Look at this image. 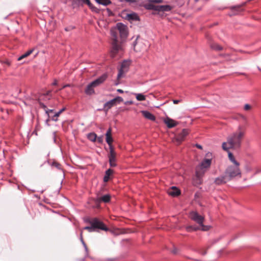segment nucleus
<instances>
[{"label":"nucleus","mask_w":261,"mask_h":261,"mask_svg":"<svg viewBox=\"0 0 261 261\" xmlns=\"http://www.w3.org/2000/svg\"><path fill=\"white\" fill-rule=\"evenodd\" d=\"M111 32L112 48L110 55L112 58H115L123 50L121 43L127 37V27L121 23H118L115 28L111 29Z\"/></svg>","instance_id":"obj_1"},{"label":"nucleus","mask_w":261,"mask_h":261,"mask_svg":"<svg viewBox=\"0 0 261 261\" xmlns=\"http://www.w3.org/2000/svg\"><path fill=\"white\" fill-rule=\"evenodd\" d=\"M246 134V128L243 125H239L236 130L230 134L227 138V141L222 143L223 150L228 151L230 149L239 148Z\"/></svg>","instance_id":"obj_2"},{"label":"nucleus","mask_w":261,"mask_h":261,"mask_svg":"<svg viewBox=\"0 0 261 261\" xmlns=\"http://www.w3.org/2000/svg\"><path fill=\"white\" fill-rule=\"evenodd\" d=\"M239 166L240 165H231L226 168L225 174L229 180L236 177H241V171Z\"/></svg>","instance_id":"obj_3"},{"label":"nucleus","mask_w":261,"mask_h":261,"mask_svg":"<svg viewBox=\"0 0 261 261\" xmlns=\"http://www.w3.org/2000/svg\"><path fill=\"white\" fill-rule=\"evenodd\" d=\"M90 223L91 226H86L83 229L88 230L89 231H93L97 229L105 231H108L109 230L108 228L102 222L96 218L91 219L90 221Z\"/></svg>","instance_id":"obj_4"},{"label":"nucleus","mask_w":261,"mask_h":261,"mask_svg":"<svg viewBox=\"0 0 261 261\" xmlns=\"http://www.w3.org/2000/svg\"><path fill=\"white\" fill-rule=\"evenodd\" d=\"M107 78V75L104 74L91 83L85 89V93L88 95L94 93V88L102 84Z\"/></svg>","instance_id":"obj_5"},{"label":"nucleus","mask_w":261,"mask_h":261,"mask_svg":"<svg viewBox=\"0 0 261 261\" xmlns=\"http://www.w3.org/2000/svg\"><path fill=\"white\" fill-rule=\"evenodd\" d=\"M211 163V159H205L196 167V175L198 178L200 179L204 175L207 169L210 168Z\"/></svg>","instance_id":"obj_6"},{"label":"nucleus","mask_w":261,"mask_h":261,"mask_svg":"<svg viewBox=\"0 0 261 261\" xmlns=\"http://www.w3.org/2000/svg\"><path fill=\"white\" fill-rule=\"evenodd\" d=\"M190 217L191 219L196 222L201 227V230L202 231L208 230L211 226L208 225H203V222L204 220V217L199 215L196 212H192L190 213Z\"/></svg>","instance_id":"obj_7"},{"label":"nucleus","mask_w":261,"mask_h":261,"mask_svg":"<svg viewBox=\"0 0 261 261\" xmlns=\"http://www.w3.org/2000/svg\"><path fill=\"white\" fill-rule=\"evenodd\" d=\"M129 64V62L127 61H124L122 63L121 67L119 69V72L117 75V82L115 84L116 85L119 84V80L122 78L123 75L128 71Z\"/></svg>","instance_id":"obj_8"},{"label":"nucleus","mask_w":261,"mask_h":261,"mask_svg":"<svg viewBox=\"0 0 261 261\" xmlns=\"http://www.w3.org/2000/svg\"><path fill=\"white\" fill-rule=\"evenodd\" d=\"M123 101V98L120 96H117L116 98L108 101L105 105V108L106 109H110L114 106H115L117 103H120Z\"/></svg>","instance_id":"obj_9"},{"label":"nucleus","mask_w":261,"mask_h":261,"mask_svg":"<svg viewBox=\"0 0 261 261\" xmlns=\"http://www.w3.org/2000/svg\"><path fill=\"white\" fill-rule=\"evenodd\" d=\"M189 134V130L188 129H183L182 132L175 137L176 141L179 144L183 141L185 137Z\"/></svg>","instance_id":"obj_10"},{"label":"nucleus","mask_w":261,"mask_h":261,"mask_svg":"<svg viewBox=\"0 0 261 261\" xmlns=\"http://www.w3.org/2000/svg\"><path fill=\"white\" fill-rule=\"evenodd\" d=\"M109 163L111 167H115L116 166V152L114 148L110 149V153L108 155Z\"/></svg>","instance_id":"obj_11"},{"label":"nucleus","mask_w":261,"mask_h":261,"mask_svg":"<svg viewBox=\"0 0 261 261\" xmlns=\"http://www.w3.org/2000/svg\"><path fill=\"white\" fill-rule=\"evenodd\" d=\"M164 122L169 128L174 127L178 125V122L167 117L164 119Z\"/></svg>","instance_id":"obj_12"},{"label":"nucleus","mask_w":261,"mask_h":261,"mask_svg":"<svg viewBox=\"0 0 261 261\" xmlns=\"http://www.w3.org/2000/svg\"><path fill=\"white\" fill-rule=\"evenodd\" d=\"M106 142L108 144L110 149L114 148L112 146L113 139L111 136V128H109L106 133Z\"/></svg>","instance_id":"obj_13"},{"label":"nucleus","mask_w":261,"mask_h":261,"mask_svg":"<svg viewBox=\"0 0 261 261\" xmlns=\"http://www.w3.org/2000/svg\"><path fill=\"white\" fill-rule=\"evenodd\" d=\"M51 90H48L46 93L41 94L39 97V101L48 100L52 97Z\"/></svg>","instance_id":"obj_14"},{"label":"nucleus","mask_w":261,"mask_h":261,"mask_svg":"<svg viewBox=\"0 0 261 261\" xmlns=\"http://www.w3.org/2000/svg\"><path fill=\"white\" fill-rule=\"evenodd\" d=\"M228 181H229V180L228 179L227 176L225 174L223 176L216 178L215 182L217 185H221L225 184Z\"/></svg>","instance_id":"obj_15"},{"label":"nucleus","mask_w":261,"mask_h":261,"mask_svg":"<svg viewBox=\"0 0 261 261\" xmlns=\"http://www.w3.org/2000/svg\"><path fill=\"white\" fill-rule=\"evenodd\" d=\"M141 113L142 114L143 116L147 119L152 121H154L155 120V116L148 111H141Z\"/></svg>","instance_id":"obj_16"},{"label":"nucleus","mask_w":261,"mask_h":261,"mask_svg":"<svg viewBox=\"0 0 261 261\" xmlns=\"http://www.w3.org/2000/svg\"><path fill=\"white\" fill-rule=\"evenodd\" d=\"M168 194L172 196H177L180 194V190L175 187H172L168 190Z\"/></svg>","instance_id":"obj_17"},{"label":"nucleus","mask_w":261,"mask_h":261,"mask_svg":"<svg viewBox=\"0 0 261 261\" xmlns=\"http://www.w3.org/2000/svg\"><path fill=\"white\" fill-rule=\"evenodd\" d=\"M113 170L111 169L107 170L103 177V181L105 182H108L110 178V176L113 174Z\"/></svg>","instance_id":"obj_18"},{"label":"nucleus","mask_w":261,"mask_h":261,"mask_svg":"<svg viewBox=\"0 0 261 261\" xmlns=\"http://www.w3.org/2000/svg\"><path fill=\"white\" fill-rule=\"evenodd\" d=\"M111 196L110 195H105L98 199L99 202L102 201L105 203H107L110 201Z\"/></svg>","instance_id":"obj_19"},{"label":"nucleus","mask_w":261,"mask_h":261,"mask_svg":"<svg viewBox=\"0 0 261 261\" xmlns=\"http://www.w3.org/2000/svg\"><path fill=\"white\" fill-rule=\"evenodd\" d=\"M83 245L84 247V250H85V257L90 258L92 259H94V257L89 255V248H88V246H87V245L83 241Z\"/></svg>","instance_id":"obj_20"},{"label":"nucleus","mask_w":261,"mask_h":261,"mask_svg":"<svg viewBox=\"0 0 261 261\" xmlns=\"http://www.w3.org/2000/svg\"><path fill=\"white\" fill-rule=\"evenodd\" d=\"M228 158L233 165H240V163L236 160L233 154L230 152H228Z\"/></svg>","instance_id":"obj_21"},{"label":"nucleus","mask_w":261,"mask_h":261,"mask_svg":"<svg viewBox=\"0 0 261 261\" xmlns=\"http://www.w3.org/2000/svg\"><path fill=\"white\" fill-rule=\"evenodd\" d=\"M210 46L212 49L216 50H221L223 49L221 46L215 42L212 43Z\"/></svg>","instance_id":"obj_22"},{"label":"nucleus","mask_w":261,"mask_h":261,"mask_svg":"<svg viewBox=\"0 0 261 261\" xmlns=\"http://www.w3.org/2000/svg\"><path fill=\"white\" fill-rule=\"evenodd\" d=\"M33 51H34V49H31L28 50L26 53H25L24 54H22L21 56H20L18 58V60L20 61L22 59L27 58V57L30 56L33 53Z\"/></svg>","instance_id":"obj_23"},{"label":"nucleus","mask_w":261,"mask_h":261,"mask_svg":"<svg viewBox=\"0 0 261 261\" xmlns=\"http://www.w3.org/2000/svg\"><path fill=\"white\" fill-rule=\"evenodd\" d=\"M83 3H86L87 4L89 7L92 9L93 11L98 12V10L96 7L92 6V4L91 3L90 1L89 0H83Z\"/></svg>","instance_id":"obj_24"},{"label":"nucleus","mask_w":261,"mask_h":261,"mask_svg":"<svg viewBox=\"0 0 261 261\" xmlns=\"http://www.w3.org/2000/svg\"><path fill=\"white\" fill-rule=\"evenodd\" d=\"M186 230L188 232H191L192 231H196L198 230H201V227L200 226H189L186 227Z\"/></svg>","instance_id":"obj_25"},{"label":"nucleus","mask_w":261,"mask_h":261,"mask_svg":"<svg viewBox=\"0 0 261 261\" xmlns=\"http://www.w3.org/2000/svg\"><path fill=\"white\" fill-rule=\"evenodd\" d=\"M126 17L128 20H137L138 19V16L135 13L127 14Z\"/></svg>","instance_id":"obj_26"},{"label":"nucleus","mask_w":261,"mask_h":261,"mask_svg":"<svg viewBox=\"0 0 261 261\" xmlns=\"http://www.w3.org/2000/svg\"><path fill=\"white\" fill-rule=\"evenodd\" d=\"M171 9V8L169 5L161 6L159 7V10L160 11H169Z\"/></svg>","instance_id":"obj_27"},{"label":"nucleus","mask_w":261,"mask_h":261,"mask_svg":"<svg viewBox=\"0 0 261 261\" xmlns=\"http://www.w3.org/2000/svg\"><path fill=\"white\" fill-rule=\"evenodd\" d=\"M96 137V135L95 133H90L87 135L88 139L92 142L95 141Z\"/></svg>","instance_id":"obj_28"},{"label":"nucleus","mask_w":261,"mask_h":261,"mask_svg":"<svg viewBox=\"0 0 261 261\" xmlns=\"http://www.w3.org/2000/svg\"><path fill=\"white\" fill-rule=\"evenodd\" d=\"M96 2L99 4L104 6H107L111 3L110 0H96Z\"/></svg>","instance_id":"obj_29"},{"label":"nucleus","mask_w":261,"mask_h":261,"mask_svg":"<svg viewBox=\"0 0 261 261\" xmlns=\"http://www.w3.org/2000/svg\"><path fill=\"white\" fill-rule=\"evenodd\" d=\"M71 1L73 8L79 7L82 2V0H71Z\"/></svg>","instance_id":"obj_30"},{"label":"nucleus","mask_w":261,"mask_h":261,"mask_svg":"<svg viewBox=\"0 0 261 261\" xmlns=\"http://www.w3.org/2000/svg\"><path fill=\"white\" fill-rule=\"evenodd\" d=\"M51 166L59 170H62L61 165L56 161H53L51 163Z\"/></svg>","instance_id":"obj_31"},{"label":"nucleus","mask_w":261,"mask_h":261,"mask_svg":"<svg viewBox=\"0 0 261 261\" xmlns=\"http://www.w3.org/2000/svg\"><path fill=\"white\" fill-rule=\"evenodd\" d=\"M136 98L139 101H143L146 99L145 96L142 94H136Z\"/></svg>","instance_id":"obj_32"},{"label":"nucleus","mask_w":261,"mask_h":261,"mask_svg":"<svg viewBox=\"0 0 261 261\" xmlns=\"http://www.w3.org/2000/svg\"><path fill=\"white\" fill-rule=\"evenodd\" d=\"M231 9L232 11H236V12L234 13V14H236L238 13V12L241 11V6L239 5V6H234V7H231Z\"/></svg>","instance_id":"obj_33"},{"label":"nucleus","mask_w":261,"mask_h":261,"mask_svg":"<svg viewBox=\"0 0 261 261\" xmlns=\"http://www.w3.org/2000/svg\"><path fill=\"white\" fill-rule=\"evenodd\" d=\"M61 113H60V112L59 111L58 112H57L55 115L54 116H53L52 119L54 121H57L58 119L57 118L59 116V115L61 114Z\"/></svg>","instance_id":"obj_34"},{"label":"nucleus","mask_w":261,"mask_h":261,"mask_svg":"<svg viewBox=\"0 0 261 261\" xmlns=\"http://www.w3.org/2000/svg\"><path fill=\"white\" fill-rule=\"evenodd\" d=\"M70 87V85H69V84H66V85H64V86H63L61 88H60V89H59L58 90H57L55 91V92H56H56H58L59 91H60V90H61L62 89H64V88H66V87Z\"/></svg>","instance_id":"obj_35"},{"label":"nucleus","mask_w":261,"mask_h":261,"mask_svg":"<svg viewBox=\"0 0 261 261\" xmlns=\"http://www.w3.org/2000/svg\"><path fill=\"white\" fill-rule=\"evenodd\" d=\"M251 107L249 104H246L244 106V110H246V111L249 110L251 109Z\"/></svg>","instance_id":"obj_36"},{"label":"nucleus","mask_w":261,"mask_h":261,"mask_svg":"<svg viewBox=\"0 0 261 261\" xmlns=\"http://www.w3.org/2000/svg\"><path fill=\"white\" fill-rule=\"evenodd\" d=\"M39 105H40V107L41 108H42L45 111V110H46L47 107H46V106L44 103H43L42 102L39 101Z\"/></svg>","instance_id":"obj_37"},{"label":"nucleus","mask_w":261,"mask_h":261,"mask_svg":"<svg viewBox=\"0 0 261 261\" xmlns=\"http://www.w3.org/2000/svg\"><path fill=\"white\" fill-rule=\"evenodd\" d=\"M134 49L136 51H140V49L139 48L138 45H137V43L134 44Z\"/></svg>","instance_id":"obj_38"},{"label":"nucleus","mask_w":261,"mask_h":261,"mask_svg":"<svg viewBox=\"0 0 261 261\" xmlns=\"http://www.w3.org/2000/svg\"><path fill=\"white\" fill-rule=\"evenodd\" d=\"M207 0H195V3L200 2L201 4H203Z\"/></svg>","instance_id":"obj_39"},{"label":"nucleus","mask_w":261,"mask_h":261,"mask_svg":"<svg viewBox=\"0 0 261 261\" xmlns=\"http://www.w3.org/2000/svg\"><path fill=\"white\" fill-rule=\"evenodd\" d=\"M261 172V167H258L256 169L255 174H258Z\"/></svg>","instance_id":"obj_40"},{"label":"nucleus","mask_w":261,"mask_h":261,"mask_svg":"<svg viewBox=\"0 0 261 261\" xmlns=\"http://www.w3.org/2000/svg\"><path fill=\"white\" fill-rule=\"evenodd\" d=\"M53 112V110H49V109H48L47 108L46 109V110H45V112L48 115H49V113H51V112Z\"/></svg>","instance_id":"obj_41"},{"label":"nucleus","mask_w":261,"mask_h":261,"mask_svg":"<svg viewBox=\"0 0 261 261\" xmlns=\"http://www.w3.org/2000/svg\"><path fill=\"white\" fill-rule=\"evenodd\" d=\"M58 84V81L57 80H55L54 82L52 83V85L56 86Z\"/></svg>","instance_id":"obj_42"},{"label":"nucleus","mask_w":261,"mask_h":261,"mask_svg":"<svg viewBox=\"0 0 261 261\" xmlns=\"http://www.w3.org/2000/svg\"><path fill=\"white\" fill-rule=\"evenodd\" d=\"M173 103L174 104H177V103H178L180 102V100H179L175 99V100H173Z\"/></svg>","instance_id":"obj_43"},{"label":"nucleus","mask_w":261,"mask_h":261,"mask_svg":"<svg viewBox=\"0 0 261 261\" xmlns=\"http://www.w3.org/2000/svg\"><path fill=\"white\" fill-rule=\"evenodd\" d=\"M97 141L99 142V143H101L102 142V139L101 137H98L97 138Z\"/></svg>","instance_id":"obj_44"},{"label":"nucleus","mask_w":261,"mask_h":261,"mask_svg":"<svg viewBox=\"0 0 261 261\" xmlns=\"http://www.w3.org/2000/svg\"><path fill=\"white\" fill-rule=\"evenodd\" d=\"M196 147H197V148H199V149H201L202 148V146H201V145H199V144H197L196 145Z\"/></svg>","instance_id":"obj_45"},{"label":"nucleus","mask_w":261,"mask_h":261,"mask_svg":"<svg viewBox=\"0 0 261 261\" xmlns=\"http://www.w3.org/2000/svg\"><path fill=\"white\" fill-rule=\"evenodd\" d=\"M151 1L156 3H159L161 2V0H151Z\"/></svg>","instance_id":"obj_46"},{"label":"nucleus","mask_w":261,"mask_h":261,"mask_svg":"<svg viewBox=\"0 0 261 261\" xmlns=\"http://www.w3.org/2000/svg\"><path fill=\"white\" fill-rule=\"evenodd\" d=\"M125 1L126 2H128L134 3V2H136L137 0H125Z\"/></svg>","instance_id":"obj_47"},{"label":"nucleus","mask_w":261,"mask_h":261,"mask_svg":"<svg viewBox=\"0 0 261 261\" xmlns=\"http://www.w3.org/2000/svg\"><path fill=\"white\" fill-rule=\"evenodd\" d=\"M73 29V28H71V27L66 28L65 29V30L66 31H70L71 29Z\"/></svg>","instance_id":"obj_48"},{"label":"nucleus","mask_w":261,"mask_h":261,"mask_svg":"<svg viewBox=\"0 0 261 261\" xmlns=\"http://www.w3.org/2000/svg\"><path fill=\"white\" fill-rule=\"evenodd\" d=\"M117 92H118L119 93H123V91L121 89H117Z\"/></svg>","instance_id":"obj_49"},{"label":"nucleus","mask_w":261,"mask_h":261,"mask_svg":"<svg viewBox=\"0 0 261 261\" xmlns=\"http://www.w3.org/2000/svg\"><path fill=\"white\" fill-rule=\"evenodd\" d=\"M65 110V108H62L61 110H60L59 111V112H60V113H62L63 111H64Z\"/></svg>","instance_id":"obj_50"},{"label":"nucleus","mask_w":261,"mask_h":261,"mask_svg":"<svg viewBox=\"0 0 261 261\" xmlns=\"http://www.w3.org/2000/svg\"><path fill=\"white\" fill-rule=\"evenodd\" d=\"M80 238L82 240V232L80 234Z\"/></svg>","instance_id":"obj_51"}]
</instances>
